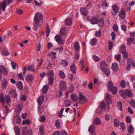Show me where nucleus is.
Returning a JSON list of instances; mask_svg holds the SVG:
<instances>
[{
    "label": "nucleus",
    "mask_w": 135,
    "mask_h": 135,
    "mask_svg": "<svg viewBox=\"0 0 135 135\" xmlns=\"http://www.w3.org/2000/svg\"><path fill=\"white\" fill-rule=\"evenodd\" d=\"M93 124H96L97 125L100 124H101V121L99 119L97 118H96L94 120Z\"/></svg>",
    "instance_id": "obj_42"
},
{
    "label": "nucleus",
    "mask_w": 135,
    "mask_h": 135,
    "mask_svg": "<svg viewBox=\"0 0 135 135\" xmlns=\"http://www.w3.org/2000/svg\"><path fill=\"white\" fill-rule=\"evenodd\" d=\"M101 31L100 30L97 31L95 33V35L97 37H99L101 35Z\"/></svg>",
    "instance_id": "obj_63"
},
{
    "label": "nucleus",
    "mask_w": 135,
    "mask_h": 135,
    "mask_svg": "<svg viewBox=\"0 0 135 135\" xmlns=\"http://www.w3.org/2000/svg\"><path fill=\"white\" fill-rule=\"evenodd\" d=\"M44 100V97L43 96H40L37 99V101L38 106H39L40 107L41 106V104L43 102Z\"/></svg>",
    "instance_id": "obj_17"
},
{
    "label": "nucleus",
    "mask_w": 135,
    "mask_h": 135,
    "mask_svg": "<svg viewBox=\"0 0 135 135\" xmlns=\"http://www.w3.org/2000/svg\"><path fill=\"white\" fill-rule=\"evenodd\" d=\"M64 103L65 107H67L70 106L71 104V102L69 100L67 99L65 100Z\"/></svg>",
    "instance_id": "obj_34"
},
{
    "label": "nucleus",
    "mask_w": 135,
    "mask_h": 135,
    "mask_svg": "<svg viewBox=\"0 0 135 135\" xmlns=\"http://www.w3.org/2000/svg\"><path fill=\"white\" fill-rule=\"evenodd\" d=\"M55 38L58 43L60 46L62 45L64 42L62 38L59 35H57L55 36Z\"/></svg>",
    "instance_id": "obj_6"
},
{
    "label": "nucleus",
    "mask_w": 135,
    "mask_h": 135,
    "mask_svg": "<svg viewBox=\"0 0 135 135\" xmlns=\"http://www.w3.org/2000/svg\"><path fill=\"white\" fill-rule=\"evenodd\" d=\"M117 105L119 107V109L120 110H122V103L121 102L119 101L118 102Z\"/></svg>",
    "instance_id": "obj_52"
},
{
    "label": "nucleus",
    "mask_w": 135,
    "mask_h": 135,
    "mask_svg": "<svg viewBox=\"0 0 135 135\" xmlns=\"http://www.w3.org/2000/svg\"><path fill=\"white\" fill-rule=\"evenodd\" d=\"M56 54V53L55 52H54L52 51V52L51 53H49L48 54V55L52 58H53V57H55V55Z\"/></svg>",
    "instance_id": "obj_62"
},
{
    "label": "nucleus",
    "mask_w": 135,
    "mask_h": 135,
    "mask_svg": "<svg viewBox=\"0 0 135 135\" xmlns=\"http://www.w3.org/2000/svg\"><path fill=\"white\" fill-rule=\"evenodd\" d=\"M8 112H6V111H4L3 113H2L3 114V115H4V116H3V114H1V117L3 119H4L5 117L7 115V113Z\"/></svg>",
    "instance_id": "obj_50"
},
{
    "label": "nucleus",
    "mask_w": 135,
    "mask_h": 135,
    "mask_svg": "<svg viewBox=\"0 0 135 135\" xmlns=\"http://www.w3.org/2000/svg\"><path fill=\"white\" fill-rule=\"evenodd\" d=\"M26 80L28 82L32 81L34 79V77L31 75H28L26 77Z\"/></svg>",
    "instance_id": "obj_20"
},
{
    "label": "nucleus",
    "mask_w": 135,
    "mask_h": 135,
    "mask_svg": "<svg viewBox=\"0 0 135 135\" xmlns=\"http://www.w3.org/2000/svg\"><path fill=\"white\" fill-rule=\"evenodd\" d=\"M55 124L56 128H60V123L59 121L56 120L55 122Z\"/></svg>",
    "instance_id": "obj_53"
},
{
    "label": "nucleus",
    "mask_w": 135,
    "mask_h": 135,
    "mask_svg": "<svg viewBox=\"0 0 135 135\" xmlns=\"http://www.w3.org/2000/svg\"><path fill=\"white\" fill-rule=\"evenodd\" d=\"M120 85L122 88H124L125 87L126 84L125 81L123 80L121 81L120 83Z\"/></svg>",
    "instance_id": "obj_47"
},
{
    "label": "nucleus",
    "mask_w": 135,
    "mask_h": 135,
    "mask_svg": "<svg viewBox=\"0 0 135 135\" xmlns=\"http://www.w3.org/2000/svg\"><path fill=\"white\" fill-rule=\"evenodd\" d=\"M59 75L60 77L62 79H64L65 77V75L64 73L62 71H60L59 73Z\"/></svg>",
    "instance_id": "obj_37"
},
{
    "label": "nucleus",
    "mask_w": 135,
    "mask_h": 135,
    "mask_svg": "<svg viewBox=\"0 0 135 135\" xmlns=\"http://www.w3.org/2000/svg\"><path fill=\"white\" fill-rule=\"evenodd\" d=\"M79 100L80 101V103L81 104H83L84 103H86L87 100L85 97L83 96L81 94H80Z\"/></svg>",
    "instance_id": "obj_8"
},
{
    "label": "nucleus",
    "mask_w": 135,
    "mask_h": 135,
    "mask_svg": "<svg viewBox=\"0 0 135 135\" xmlns=\"http://www.w3.org/2000/svg\"><path fill=\"white\" fill-rule=\"evenodd\" d=\"M30 122V120L28 119L24 120L22 122V124L23 125L28 124Z\"/></svg>",
    "instance_id": "obj_58"
},
{
    "label": "nucleus",
    "mask_w": 135,
    "mask_h": 135,
    "mask_svg": "<svg viewBox=\"0 0 135 135\" xmlns=\"http://www.w3.org/2000/svg\"><path fill=\"white\" fill-rule=\"evenodd\" d=\"M54 79L52 77H50L49 78L48 81L49 84L51 85L53 83Z\"/></svg>",
    "instance_id": "obj_49"
},
{
    "label": "nucleus",
    "mask_w": 135,
    "mask_h": 135,
    "mask_svg": "<svg viewBox=\"0 0 135 135\" xmlns=\"http://www.w3.org/2000/svg\"><path fill=\"white\" fill-rule=\"evenodd\" d=\"M99 26L100 27L102 28L104 25V22L103 19L101 18L98 21Z\"/></svg>",
    "instance_id": "obj_27"
},
{
    "label": "nucleus",
    "mask_w": 135,
    "mask_h": 135,
    "mask_svg": "<svg viewBox=\"0 0 135 135\" xmlns=\"http://www.w3.org/2000/svg\"><path fill=\"white\" fill-rule=\"evenodd\" d=\"M17 86L18 88L20 90H22L23 88L22 84L21 83H19L17 84Z\"/></svg>",
    "instance_id": "obj_59"
},
{
    "label": "nucleus",
    "mask_w": 135,
    "mask_h": 135,
    "mask_svg": "<svg viewBox=\"0 0 135 135\" xmlns=\"http://www.w3.org/2000/svg\"><path fill=\"white\" fill-rule=\"evenodd\" d=\"M14 131L15 132L16 135H20V131L18 127L17 126H16L14 128Z\"/></svg>",
    "instance_id": "obj_33"
},
{
    "label": "nucleus",
    "mask_w": 135,
    "mask_h": 135,
    "mask_svg": "<svg viewBox=\"0 0 135 135\" xmlns=\"http://www.w3.org/2000/svg\"><path fill=\"white\" fill-rule=\"evenodd\" d=\"M120 121L118 119H115L114 120V125L115 126L118 127Z\"/></svg>",
    "instance_id": "obj_40"
},
{
    "label": "nucleus",
    "mask_w": 135,
    "mask_h": 135,
    "mask_svg": "<svg viewBox=\"0 0 135 135\" xmlns=\"http://www.w3.org/2000/svg\"><path fill=\"white\" fill-rule=\"evenodd\" d=\"M131 105L133 107H135V101L133 99H132L130 101Z\"/></svg>",
    "instance_id": "obj_55"
},
{
    "label": "nucleus",
    "mask_w": 135,
    "mask_h": 135,
    "mask_svg": "<svg viewBox=\"0 0 135 135\" xmlns=\"http://www.w3.org/2000/svg\"><path fill=\"white\" fill-rule=\"evenodd\" d=\"M10 92L12 97L14 98L16 97V93L15 90L13 89H11L10 90Z\"/></svg>",
    "instance_id": "obj_30"
},
{
    "label": "nucleus",
    "mask_w": 135,
    "mask_h": 135,
    "mask_svg": "<svg viewBox=\"0 0 135 135\" xmlns=\"http://www.w3.org/2000/svg\"><path fill=\"white\" fill-rule=\"evenodd\" d=\"M107 64L105 61H103L101 62L100 67L102 71H103L105 69L107 68Z\"/></svg>",
    "instance_id": "obj_19"
},
{
    "label": "nucleus",
    "mask_w": 135,
    "mask_h": 135,
    "mask_svg": "<svg viewBox=\"0 0 135 135\" xmlns=\"http://www.w3.org/2000/svg\"><path fill=\"white\" fill-rule=\"evenodd\" d=\"M106 102L107 104H111L112 103V99L111 95L109 94H107L105 97Z\"/></svg>",
    "instance_id": "obj_13"
},
{
    "label": "nucleus",
    "mask_w": 135,
    "mask_h": 135,
    "mask_svg": "<svg viewBox=\"0 0 135 135\" xmlns=\"http://www.w3.org/2000/svg\"><path fill=\"white\" fill-rule=\"evenodd\" d=\"M95 130V127L93 126H90L89 129L88 131L90 133H93Z\"/></svg>",
    "instance_id": "obj_32"
},
{
    "label": "nucleus",
    "mask_w": 135,
    "mask_h": 135,
    "mask_svg": "<svg viewBox=\"0 0 135 135\" xmlns=\"http://www.w3.org/2000/svg\"><path fill=\"white\" fill-rule=\"evenodd\" d=\"M28 71L35 72V70L34 67L32 66H30L28 68Z\"/></svg>",
    "instance_id": "obj_54"
},
{
    "label": "nucleus",
    "mask_w": 135,
    "mask_h": 135,
    "mask_svg": "<svg viewBox=\"0 0 135 135\" xmlns=\"http://www.w3.org/2000/svg\"><path fill=\"white\" fill-rule=\"evenodd\" d=\"M38 109H39V113H42L44 111V108H42L41 106L40 107L38 106Z\"/></svg>",
    "instance_id": "obj_61"
},
{
    "label": "nucleus",
    "mask_w": 135,
    "mask_h": 135,
    "mask_svg": "<svg viewBox=\"0 0 135 135\" xmlns=\"http://www.w3.org/2000/svg\"><path fill=\"white\" fill-rule=\"evenodd\" d=\"M1 53L2 55L7 56L9 54L8 51L5 48H3L2 50Z\"/></svg>",
    "instance_id": "obj_15"
},
{
    "label": "nucleus",
    "mask_w": 135,
    "mask_h": 135,
    "mask_svg": "<svg viewBox=\"0 0 135 135\" xmlns=\"http://www.w3.org/2000/svg\"><path fill=\"white\" fill-rule=\"evenodd\" d=\"M119 93L121 96L124 99L126 98L127 96L130 97L133 96V94L131 91L128 90H126L124 91L120 90Z\"/></svg>",
    "instance_id": "obj_2"
},
{
    "label": "nucleus",
    "mask_w": 135,
    "mask_h": 135,
    "mask_svg": "<svg viewBox=\"0 0 135 135\" xmlns=\"http://www.w3.org/2000/svg\"><path fill=\"white\" fill-rule=\"evenodd\" d=\"M0 102L2 103V105H4L5 103V100L4 95L2 93H1L0 96Z\"/></svg>",
    "instance_id": "obj_35"
},
{
    "label": "nucleus",
    "mask_w": 135,
    "mask_h": 135,
    "mask_svg": "<svg viewBox=\"0 0 135 135\" xmlns=\"http://www.w3.org/2000/svg\"><path fill=\"white\" fill-rule=\"evenodd\" d=\"M71 71L73 74H75L76 73V68L74 65H71L70 67Z\"/></svg>",
    "instance_id": "obj_22"
},
{
    "label": "nucleus",
    "mask_w": 135,
    "mask_h": 135,
    "mask_svg": "<svg viewBox=\"0 0 135 135\" xmlns=\"http://www.w3.org/2000/svg\"><path fill=\"white\" fill-rule=\"evenodd\" d=\"M112 8L113 11L115 13H117L119 12V8L116 5H114L113 6Z\"/></svg>",
    "instance_id": "obj_28"
},
{
    "label": "nucleus",
    "mask_w": 135,
    "mask_h": 135,
    "mask_svg": "<svg viewBox=\"0 0 135 135\" xmlns=\"http://www.w3.org/2000/svg\"><path fill=\"white\" fill-rule=\"evenodd\" d=\"M0 72L2 73L4 75H6L8 73V71L4 66H0Z\"/></svg>",
    "instance_id": "obj_9"
},
{
    "label": "nucleus",
    "mask_w": 135,
    "mask_h": 135,
    "mask_svg": "<svg viewBox=\"0 0 135 135\" xmlns=\"http://www.w3.org/2000/svg\"><path fill=\"white\" fill-rule=\"evenodd\" d=\"M43 17L41 13H37L35 15L34 21L42 22L41 21L43 19Z\"/></svg>",
    "instance_id": "obj_5"
},
{
    "label": "nucleus",
    "mask_w": 135,
    "mask_h": 135,
    "mask_svg": "<svg viewBox=\"0 0 135 135\" xmlns=\"http://www.w3.org/2000/svg\"><path fill=\"white\" fill-rule=\"evenodd\" d=\"M47 74L50 76H53L54 75V71L52 70L50 71L47 73Z\"/></svg>",
    "instance_id": "obj_64"
},
{
    "label": "nucleus",
    "mask_w": 135,
    "mask_h": 135,
    "mask_svg": "<svg viewBox=\"0 0 135 135\" xmlns=\"http://www.w3.org/2000/svg\"><path fill=\"white\" fill-rule=\"evenodd\" d=\"M108 87L109 91H112L114 95L116 94L117 93V88L116 86H113V83L111 81H108Z\"/></svg>",
    "instance_id": "obj_1"
},
{
    "label": "nucleus",
    "mask_w": 135,
    "mask_h": 135,
    "mask_svg": "<svg viewBox=\"0 0 135 135\" xmlns=\"http://www.w3.org/2000/svg\"><path fill=\"white\" fill-rule=\"evenodd\" d=\"M80 11L82 14L84 15H87L88 11L84 7H81L80 9Z\"/></svg>",
    "instance_id": "obj_29"
},
{
    "label": "nucleus",
    "mask_w": 135,
    "mask_h": 135,
    "mask_svg": "<svg viewBox=\"0 0 135 135\" xmlns=\"http://www.w3.org/2000/svg\"><path fill=\"white\" fill-rule=\"evenodd\" d=\"M21 107L20 104H17L16 105L15 110L17 113L19 114L21 110Z\"/></svg>",
    "instance_id": "obj_25"
},
{
    "label": "nucleus",
    "mask_w": 135,
    "mask_h": 135,
    "mask_svg": "<svg viewBox=\"0 0 135 135\" xmlns=\"http://www.w3.org/2000/svg\"><path fill=\"white\" fill-rule=\"evenodd\" d=\"M120 52L122 53H124L126 52V46L124 45H122L120 49Z\"/></svg>",
    "instance_id": "obj_36"
},
{
    "label": "nucleus",
    "mask_w": 135,
    "mask_h": 135,
    "mask_svg": "<svg viewBox=\"0 0 135 135\" xmlns=\"http://www.w3.org/2000/svg\"><path fill=\"white\" fill-rule=\"evenodd\" d=\"M7 81L6 79H3L1 83V87L3 90H4L6 87L7 84Z\"/></svg>",
    "instance_id": "obj_14"
},
{
    "label": "nucleus",
    "mask_w": 135,
    "mask_h": 135,
    "mask_svg": "<svg viewBox=\"0 0 135 135\" xmlns=\"http://www.w3.org/2000/svg\"><path fill=\"white\" fill-rule=\"evenodd\" d=\"M93 60L95 61H99V58L95 55H93L92 56Z\"/></svg>",
    "instance_id": "obj_51"
},
{
    "label": "nucleus",
    "mask_w": 135,
    "mask_h": 135,
    "mask_svg": "<svg viewBox=\"0 0 135 135\" xmlns=\"http://www.w3.org/2000/svg\"><path fill=\"white\" fill-rule=\"evenodd\" d=\"M134 128L132 125H130L128 128V131L131 133H133L134 132Z\"/></svg>",
    "instance_id": "obj_41"
},
{
    "label": "nucleus",
    "mask_w": 135,
    "mask_h": 135,
    "mask_svg": "<svg viewBox=\"0 0 135 135\" xmlns=\"http://www.w3.org/2000/svg\"><path fill=\"white\" fill-rule=\"evenodd\" d=\"M107 4L105 1H104L102 2V7L103 9H106L107 8Z\"/></svg>",
    "instance_id": "obj_48"
},
{
    "label": "nucleus",
    "mask_w": 135,
    "mask_h": 135,
    "mask_svg": "<svg viewBox=\"0 0 135 135\" xmlns=\"http://www.w3.org/2000/svg\"><path fill=\"white\" fill-rule=\"evenodd\" d=\"M100 107L102 109H104L105 107V104L104 102H102L100 104Z\"/></svg>",
    "instance_id": "obj_56"
},
{
    "label": "nucleus",
    "mask_w": 135,
    "mask_h": 135,
    "mask_svg": "<svg viewBox=\"0 0 135 135\" xmlns=\"http://www.w3.org/2000/svg\"><path fill=\"white\" fill-rule=\"evenodd\" d=\"M103 71L104 72V73L108 77L109 76L110 73L109 69H108L107 68H106L105 69L104 71Z\"/></svg>",
    "instance_id": "obj_44"
},
{
    "label": "nucleus",
    "mask_w": 135,
    "mask_h": 135,
    "mask_svg": "<svg viewBox=\"0 0 135 135\" xmlns=\"http://www.w3.org/2000/svg\"><path fill=\"white\" fill-rule=\"evenodd\" d=\"M113 28L114 30L117 32L118 30V27L117 25L115 24L113 26Z\"/></svg>",
    "instance_id": "obj_60"
},
{
    "label": "nucleus",
    "mask_w": 135,
    "mask_h": 135,
    "mask_svg": "<svg viewBox=\"0 0 135 135\" xmlns=\"http://www.w3.org/2000/svg\"><path fill=\"white\" fill-rule=\"evenodd\" d=\"M97 42V40L96 38L92 39L90 41V44L92 45L93 46L96 44Z\"/></svg>",
    "instance_id": "obj_39"
},
{
    "label": "nucleus",
    "mask_w": 135,
    "mask_h": 135,
    "mask_svg": "<svg viewBox=\"0 0 135 135\" xmlns=\"http://www.w3.org/2000/svg\"><path fill=\"white\" fill-rule=\"evenodd\" d=\"M49 88V87L48 85H46L44 86L42 89L43 93L44 94L46 93L48 90Z\"/></svg>",
    "instance_id": "obj_31"
},
{
    "label": "nucleus",
    "mask_w": 135,
    "mask_h": 135,
    "mask_svg": "<svg viewBox=\"0 0 135 135\" xmlns=\"http://www.w3.org/2000/svg\"><path fill=\"white\" fill-rule=\"evenodd\" d=\"M134 39L132 38H128L127 39V43L129 45H131V43L134 44Z\"/></svg>",
    "instance_id": "obj_38"
},
{
    "label": "nucleus",
    "mask_w": 135,
    "mask_h": 135,
    "mask_svg": "<svg viewBox=\"0 0 135 135\" xmlns=\"http://www.w3.org/2000/svg\"><path fill=\"white\" fill-rule=\"evenodd\" d=\"M13 0H4L3 2H1L0 3V7L3 11H5L6 7L7 2H8V4L9 5Z\"/></svg>",
    "instance_id": "obj_4"
},
{
    "label": "nucleus",
    "mask_w": 135,
    "mask_h": 135,
    "mask_svg": "<svg viewBox=\"0 0 135 135\" xmlns=\"http://www.w3.org/2000/svg\"><path fill=\"white\" fill-rule=\"evenodd\" d=\"M5 102L8 105H9L11 103V100L10 96L6 95L4 98Z\"/></svg>",
    "instance_id": "obj_16"
},
{
    "label": "nucleus",
    "mask_w": 135,
    "mask_h": 135,
    "mask_svg": "<svg viewBox=\"0 0 135 135\" xmlns=\"http://www.w3.org/2000/svg\"><path fill=\"white\" fill-rule=\"evenodd\" d=\"M74 48L76 50H79L80 46L78 43L77 42H75L74 44Z\"/></svg>",
    "instance_id": "obj_46"
},
{
    "label": "nucleus",
    "mask_w": 135,
    "mask_h": 135,
    "mask_svg": "<svg viewBox=\"0 0 135 135\" xmlns=\"http://www.w3.org/2000/svg\"><path fill=\"white\" fill-rule=\"evenodd\" d=\"M126 11L125 10L120 11L119 13V15L120 18L124 19L126 17Z\"/></svg>",
    "instance_id": "obj_18"
},
{
    "label": "nucleus",
    "mask_w": 135,
    "mask_h": 135,
    "mask_svg": "<svg viewBox=\"0 0 135 135\" xmlns=\"http://www.w3.org/2000/svg\"><path fill=\"white\" fill-rule=\"evenodd\" d=\"M71 100L74 102H76L78 100V97L77 95L75 94H71L70 96Z\"/></svg>",
    "instance_id": "obj_26"
},
{
    "label": "nucleus",
    "mask_w": 135,
    "mask_h": 135,
    "mask_svg": "<svg viewBox=\"0 0 135 135\" xmlns=\"http://www.w3.org/2000/svg\"><path fill=\"white\" fill-rule=\"evenodd\" d=\"M42 24V22L34 21L33 26L34 30L35 31L37 30L38 28L41 26Z\"/></svg>",
    "instance_id": "obj_10"
},
{
    "label": "nucleus",
    "mask_w": 135,
    "mask_h": 135,
    "mask_svg": "<svg viewBox=\"0 0 135 135\" xmlns=\"http://www.w3.org/2000/svg\"><path fill=\"white\" fill-rule=\"evenodd\" d=\"M55 38L58 43L60 46L62 45L64 42L62 38L59 35H57L55 36Z\"/></svg>",
    "instance_id": "obj_7"
},
{
    "label": "nucleus",
    "mask_w": 135,
    "mask_h": 135,
    "mask_svg": "<svg viewBox=\"0 0 135 135\" xmlns=\"http://www.w3.org/2000/svg\"><path fill=\"white\" fill-rule=\"evenodd\" d=\"M46 36L47 37L49 36L50 31L49 27L47 24L46 26Z\"/></svg>",
    "instance_id": "obj_43"
},
{
    "label": "nucleus",
    "mask_w": 135,
    "mask_h": 135,
    "mask_svg": "<svg viewBox=\"0 0 135 135\" xmlns=\"http://www.w3.org/2000/svg\"><path fill=\"white\" fill-rule=\"evenodd\" d=\"M65 28H62L60 29V33L61 35L63 36L65 35Z\"/></svg>",
    "instance_id": "obj_45"
},
{
    "label": "nucleus",
    "mask_w": 135,
    "mask_h": 135,
    "mask_svg": "<svg viewBox=\"0 0 135 135\" xmlns=\"http://www.w3.org/2000/svg\"><path fill=\"white\" fill-rule=\"evenodd\" d=\"M28 131L27 128L24 126L22 129V135H28Z\"/></svg>",
    "instance_id": "obj_21"
},
{
    "label": "nucleus",
    "mask_w": 135,
    "mask_h": 135,
    "mask_svg": "<svg viewBox=\"0 0 135 135\" xmlns=\"http://www.w3.org/2000/svg\"><path fill=\"white\" fill-rule=\"evenodd\" d=\"M74 90V86L72 85H71L69 87V89L68 91L70 93H72L73 92Z\"/></svg>",
    "instance_id": "obj_57"
},
{
    "label": "nucleus",
    "mask_w": 135,
    "mask_h": 135,
    "mask_svg": "<svg viewBox=\"0 0 135 135\" xmlns=\"http://www.w3.org/2000/svg\"><path fill=\"white\" fill-rule=\"evenodd\" d=\"M59 86L61 90H64L67 88L66 84L65 81L62 80L60 81Z\"/></svg>",
    "instance_id": "obj_11"
},
{
    "label": "nucleus",
    "mask_w": 135,
    "mask_h": 135,
    "mask_svg": "<svg viewBox=\"0 0 135 135\" xmlns=\"http://www.w3.org/2000/svg\"><path fill=\"white\" fill-rule=\"evenodd\" d=\"M98 20L97 18L95 17H92L90 19V22L93 24H95L98 23Z\"/></svg>",
    "instance_id": "obj_23"
},
{
    "label": "nucleus",
    "mask_w": 135,
    "mask_h": 135,
    "mask_svg": "<svg viewBox=\"0 0 135 135\" xmlns=\"http://www.w3.org/2000/svg\"><path fill=\"white\" fill-rule=\"evenodd\" d=\"M112 67V69L114 72H117L118 71L119 68L117 63L116 62L113 63Z\"/></svg>",
    "instance_id": "obj_12"
},
{
    "label": "nucleus",
    "mask_w": 135,
    "mask_h": 135,
    "mask_svg": "<svg viewBox=\"0 0 135 135\" xmlns=\"http://www.w3.org/2000/svg\"><path fill=\"white\" fill-rule=\"evenodd\" d=\"M72 20L71 18H68L65 21V24L68 26L71 25L72 23Z\"/></svg>",
    "instance_id": "obj_24"
},
{
    "label": "nucleus",
    "mask_w": 135,
    "mask_h": 135,
    "mask_svg": "<svg viewBox=\"0 0 135 135\" xmlns=\"http://www.w3.org/2000/svg\"><path fill=\"white\" fill-rule=\"evenodd\" d=\"M127 64L126 69L127 70H130L131 65L135 68V63L134 62V61L133 59L130 58L128 59L127 62Z\"/></svg>",
    "instance_id": "obj_3"
}]
</instances>
